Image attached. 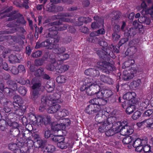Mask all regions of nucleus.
Returning <instances> with one entry per match:
<instances>
[{
	"label": "nucleus",
	"instance_id": "nucleus-10",
	"mask_svg": "<svg viewBox=\"0 0 153 153\" xmlns=\"http://www.w3.org/2000/svg\"><path fill=\"white\" fill-rule=\"evenodd\" d=\"M120 125L123 126V125L120 122H118L117 123L115 122V121L112 124V126L110 128H109L106 131L105 134L108 136H111L114 134L116 133H117L119 132L120 129L119 126Z\"/></svg>",
	"mask_w": 153,
	"mask_h": 153
},
{
	"label": "nucleus",
	"instance_id": "nucleus-40",
	"mask_svg": "<svg viewBox=\"0 0 153 153\" xmlns=\"http://www.w3.org/2000/svg\"><path fill=\"white\" fill-rule=\"evenodd\" d=\"M63 58L60 59H57V64L59 65L63 63V61L68 59L69 57V55L67 54H65L63 55Z\"/></svg>",
	"mask_w": 153,
	"mask_h": 153
},
{
	"label": "nucleus",
	"instance_id": "nucleus-64",
	"mask_svg": "<svg viewBox=\"0 0 153 153\" xmlns=\"http://www.w3.org/2000/svg\"><path fill=\"white\" fill-rule=\"evenodd\" d=\"M153 111L151 109H148L144 112V117L150 116L153 113Z\"/></svg>",
	"mask_w": 153,
	"mask_h": 153
},
{
	"label": "nucleus",
	"instance_id": "nucleus-41",
	"mask_svg": "<svg viewBox=\"0 0 153 153\" xmlns=\"http://www.w3.org/2000/svg\"><path fill=\"white\" fill-rule=\"evenodd\" d=\"M133 25L135 28L137 27L139 30V31L140 33H143L142 30H143V25H140V24L138 23L136 21H134L133 22Z\"/></svg>",
	"mask_w": 153,
	"mask_h": 153
},
{
	"label": "nucleus",
	"instance_id": "nucleus-29",
	"mask_svg": "<svg viewBox=\"0 0 153 153\" xmlns=\"http://www.w3.org/2000/svg\"><path fill=\"white\" fill-rule=\"evenodd\" d=\"M128 104L129 105L126 108V112L127 114H130L135 110L136 108L135 106L136 103L135 104H133L132 103H131Z\"/></svg>",
	"mask_w": 153,
	"mask_h": 153
},
{
	"label": "nucleus",
	"instance_id": "nucleus-61",
	"mask_svg": "<svg viewBox=\"0 0 153 153\" xmlns=\"http://www.w3.org/2000/svg\"><path fill=\"white\" fill-rule=\"evenodd\" d=\"M18 70L19 72L20 73H25V69L24 66L22 65H19L18 67Z\"/></svg>",
	"mask_w": 153,
	"mask_h": 153
},
{
	"label": "nucleus",
	"instance_id": "nucleus-35",
	"mask_svg": "<svg viewBox=\"0 0 153 153\" xmlns=\"http://www.w3.org/2000/svg\"><path fill=\"white\" fill-rule=\"evenodd\" d=\"M146 124V127L150 128V129L153 128V119L150 118L144 120V123Z\"/></svg>",
	"mask_w": 153,
	"mask_h": 153
},
{
	"label": "nucleus",
	"instance_id": "nucleus-44",
	"mask_svg": "<svg viewBox=\"0 0 153 153\" xmlns=\"http://www.w3.org/2000/svg\"><path fill=\"white\" fill-rule=\"evenodd\" d=\"M112 14L113 16L112 20L113 21L116 20L119 18L120 13L118 11H113Z\"/></svg>",
	"mask_w": 153,
	"mask_h": 153
},
{
	"label": "nucleus",
	"instance_id": "nucleus-13",
	"mask_svg": "<svg viewBox=\"0 0 153 153\" xmlns=\"http://www.w3.org/2000/svg\"><path fill=\"white\" fill-rule=\"evenodd\" d=\"M136 94L134 92H129L125 94L123 97V98L128 101V103H132L135 104L136 101L135 100Z\"/></svg>",
	"mask_w": 153,
	"mask_h": 153
},
{
	"label": "nucleus",
	"instance_id": "nucleus-37",
	"mask_svg": "<svg viewBox=\"0 0 153 153\" xmlns=\"http://www.w3.org/2000/svg\"><path fill=\"white\" fill-rule=\"evenodd\" d=\"M104 98H107L111 97L113 93L112 91L108 89H103Z\"/></svg>",
	"mask_w": 153,
	"mask_h": 153
},
{
	"label": "nucleus",
	"instance_id": "nucleus-31",
	"mask_svg": "<svg viewBox=\"0 0 153 153\" xmlns=\"http://www.w3.org/2000/svg\"><path fill=\"white\" fill-rule=\"evenodd\" d=\"M7 83L8 85H9L10 89H11L13 91L17 90V85L15 82L11 80H8Z\"/></svg>",
	"mask_w": 153,
	"mask_h": 153
},
{
	"label": "nucleus",
	"instance_id": "nucleus-46",
	"mask_svg": "<svg viewBox=\"0 0 153 153\" xmlns=\"http://www.w3.org/2000/svg\"><path fill=\"white\" fill-rule=\"evenodd\" d=\"M132 140L131 137L128 136L124 138L123 140V144H127L131 142Z\"/></svg>",
	"mask_w": 153,
	"mask_h": 153
},
{
	"label": "nucleus",
	"instance_id": "nucleus-16",
	"mask_svg": "<svg viewBox=\"0 0 153 153\" xmlns=\"http://www.w3.org/2000/svg\"><path fill=\"white\" fill-rule=\"evenodd\" d=\"M142 143L141 139L139 138L135 140L133 146L134 147L136 148L135 150L137 152H142L143 151V146L141 145Z\"/></svg>",
	"mask_w": 153,
	"mask_h": 153
},
{
	"label": "nucleus",
	"instance_id": "nucleus-42",
	"mask_svg": "<svg viewBox=\"0 0 153 153\" xmlns=\"http://www.w3.org/2000/svg\"><path fill=\"white\" fill-rule=\"evenodd\" d=\"M1 103L3 104L4 105H7L10 106L9 105L11 104V101L7 100L5 98H2L0 100Z\"/></svg>",
	"mask_w": 153,
	"mask_h": 153
},
{
	"label": "nucleus",
	"instance_id": "nucleus-9",
	"mask_svg": "<svg viewBox=\"0 0 153 153\" xmlns=\"http://www.w3.org/2000/svg\"><path fill=\"white\" fill-rule=\"evenodd\" d=\"M121 123L123 125H120L118 127L120 128L119 132L121 135L125 136L130 135L132 133L133 129L132 126H128L127 125V122L125 120L123 121Z\"/></svg>",
	"mask_w": 153,
	"mask_h": 153
},
{
	"label": "nucleus",
	"instance_id": "nucleus-55",
	"mask_svg": "<svg viewBox=\"0 0 153 153\" xmlns=\"http://www.w3.org/2000/svg\"><path fill=\"white\" fill-rule=\"evenodd\" d=\"M10 70L14 74H18L19 71L17 68L14 66H12L9 68Z\"/></svg>",
	"mask_w": 153,
	"mask_h": 153
},
{
	"label": "nucleus",
	"instance_id": "nucleus-8",
	"mask_svg": "<svg viewBox=\"0 0 153 153\" xmlns=\"http://www.w3.org/2000/svg\"><path fill=\"white\" fill-rule=\"evenodd\" d=\"M51 38V41L52 43L50 42V40H47L41 43L37 42L35 46V48H38L40 47H47V48L49 49H52L54 48L55 46V44L53 43L52 41H53V43H57L59 42L60 40V37L59 36H57L56 38H54V37Z\"/></svg>",
	"mask_w": 153,
	"mask_h": 153
},
{
	"label": "nucleus",
	"instance_id": "nucleus-20",
	"mask_svg": "<svg viewBox=\"0 0 153 153\" xmlns=\"http://www.w3.org/2000/svg\"><path fill=\"white\" fill-rule=\"evenodd\" d=\"M61 108V106L59 104H56L50 107L47 110L48 113L52 114H57Z\"/></svg>",
	"mask_w": 153,
	"mask_h": 153
},
{
	"label": "nucleus",
	"instance_id": "nucleus-33",
	"mask_svg": "<svg viewBox=\"0 0 153 153\" xmlns=\"http://www.w3.org/2000/svg\"><path fill=\"white\" fill-rule=\"evenodd\" d=\"M9 59L10 62L12 63H19L20 60L15 55L11 54L9 56Z\"/></svg>",
	"mask_w": 153,
	"mask_h": 153
},
{
	"label": "nucleus",
	"instance_id": "nucleus-58",
	"mask_svg": "<svg viewBox=\"0 0 153 153\" xmlns=\"http://www.w3.org/2000/svg\"><path fill=\"white\" fill-rule=\"evenodd\" d=\"M2 91L4 93H7L8 95L12 96L13 91L11 89H10L8 88H4Z\"/></svg>",
	"mask_w": 153,
	"mask_h": 153
},
{
	"label": "nucleus",
	"instance_id": "nucleus-50",
	"mask_svg": "<svg viewBox=\"0 0 153 153\" xmlns=\"http://www.w3.org/2000/svg\"><path fill=\"white\" fill-rule=\"evenodd\" d=\"M44 69L42 68L38 69L35 73V75L36 76H41L43 75Z\"/></svg>",
	"mask_w": 153,
	"mask_h": 153
},
{
	"label": "nucleus",
	"instance_id": "nucleus-3",
	"mask_svg": "<svg viewBox=\"0 0 153 153\" xmlns=\"http://www.w3.org/2000/svg\"><path fill=\"white\" fill-rule=\"evenodd\" d=\"M12 7H10L5 10H2L0 13V15L4 14V16L9 17V18L8 19V20L10 21V22L7 24V26L9 27H13L12 29H14L15 28L16 29V31L18 30L19 27H16L19 26L20 23L23 24H25V22L24 18L22 17L19 18L18 20L17 19L16 20L17 17V15L16 14H12L11 13H9L12 10Z\"/></svg>",
	"mask_w": 153,
	"mask_h": 153
},
{
	"label": "nucleus",
	"instance_id": "nucleus-11",
	"mask_svg": "<svg viewBox=\"0 0 153 153\" xmlns=\"http://www.w3.org/2000/svg\"><path fill=\"white\" fill-rule=\"evenodd\" d=\"M40 86L41 84L39 82L33 83V85L32 86L33 91L30 93L31 98L33 100H35L39 96V91L40 90Z\"/></svg>",
	"mask_w": 153,
	"mask_h": 153
},
{
	"label": "nucleus",
	"instance_id": "nucleus-27",
	"mask_svg": "<svg viewBox=\"0 0 153 153\" xmlns=\"http://www.w3.org/2000/svg\"><path fill=\"white\" fill-rule=\"evenodd\" d=\"M99 73L98 71L92 68H89L86 70L85 72V74L87 76H94L96 75L95 74H98Z\"/></svg>",
	"mask_w": 153,
	"mask_h": 153
},
{
	"label": "nucleus",
	"instance_id": "nucleus-56",
	"mask_svg": "<svg viewBox=\"0 0 153 153\" xmlns=\"http://www.w3.org/2000/svg\"><path fill=\"white\" fill-rule=\"evenodd\" d=\"M23 2L22 4V7H24L26 9H28L29 8L28 5L29 4V0H22Z\"/></svg>",
	"mask_w": 153,
	"mask_h": 153
},
{
	"label": "nucleus",
	"instance_id": "nucleus-49",
	"mask_svg": "<svg viewBox=\"0 0 153 153\" xmlns=\"http://www.w3.org/2000/svg\"><path fill=\"white\" fill-rule=\"evenodd\" d=\"M151 146L148 144H144V153H152Z\"/></svg>",
	"mask_w": 153,
	"mask_h": 153
},
{
	"label": "nucleus",
	"instance_id": "nucleus-45",
	"mask_svg": "<svg viewBox=\"0 0 153 153\" xmlns=\"http://www.w3.org/2000/svg\"><path fill=\"white\" fill-rule=\"evenodd\" d=\"M66 80L65 77L63 75L58 76L56 79L57 82L59 83H64Z\"/></svg>",
	"mask_w": 153,
	"mask_h": 153
},
{
	"label": "nucleus",
	"instance_id": "nucleus-14",
	"mask_svg": "<svg viewBox=\"0 0 153 153\" xmlns=\"http://www.w3.org/2000/svg\"><path fill=\"white\" fill-rule=\"evenodd\" d=\"M135 42L136 41L135 40H133L130 42L129 45L130 46L126 50L125 53L126 54L132 56L137 52V50Z\"/></svg>",
	"mask_w": 153,
	"mask_h": 153
},
{
	"label": "nucleus",
	"instance_id": "nucleus-25",
	"mask_svg": "<svg viewBox=\"0 0 153 153\" xmlns=\"http://www.w3.org/2000/svg\"><path fill=\"white\" fill-rule=\"evenodd\" d=\"M57 60V59L53 58L51 59V60L50 63L48 65L47 67V69L50 71H53L56 65V61Z\"/></svg>",
	"mask_w": 153,
	"mask_h": 153
},
{
	"label": "nucleus",
	"instance_id": "nucleus-63",
	"mask_svg": "<svg viewBox=\"0 0 153 153\" xmlns=\"http://www.w3.org/2000/svg\"><path fill=\"white\" fill-rule=\"evenodd\" d=\"M94 19L95 20L98 21L100 24L101 25L103 24V20L102 18H100L98 16H96L94 17Z\"/></svg>",
	"mask_w": 153,
	"mask_h": 153
},
{
	"label": "nucleus",
	"instance_id": "nucleus-15",
	"mask_svg": "<svg viewBox=\"0 0 153 153\" xmlns=\"http://www.w3.org/2000/svg\"><path fill=\"white\" fill-rule=\"evenodd\" d=\"M119 46H114L113 45H111L108 47V49H106V50L105 51L106 54L114 58V56H111V55L113 54L114 52L117 53L119 52Z\"/></svg>",
	"mask_w": 153,
	"mask_h": 153
},
{
	"label": "nucleus",
	"instance_id": "nucleus-34",
	"mask_svg": "<svg viewBox=\"0 0 153 153\" xmlns=\"http://www.w3.org/2000/svg\"><path fill=\"white\" fill-rule=\"evenodd\" d=\"M38 116L36 117L34 114L31 113L28 114V117H29L31 121L33 122H35L37 125L39 124V120H37Z\"/></svg>",
	"mask_w": 153,
	"mask_h": 153
},
{
	"label": "nucleus",
	"instance_id": "nucleus-6",
	"mask_svg": "<svg viewBox=\"0 0 153 153\" xmlns=\"http://www.w3.org/2000/svg\"><path fill=\"white\" fill-rule=\"evenodd\" d=\"M100 98H94L89 101L92 104L88 105L86 108V112L88 114H94L99 112V114H103V111L101 110L100 107L98 105Z\"/></svg>",
	"mask_w": 153,
	"mask_h": 153
},
{
	"label": "nucleus",
	"instance_id": "nucleus-2",
	"mask_svg": "<svg viewBox=\"0 0 153 153\" xmlns=\"http://www.w3.org/2000/svg\"><path fill=\"white\" fill-rule=\"evenodd\" d=\"M70 16L69 14H66L62 16L60 18L59 20H57L53 23H49L47 25L46 27L49 28L48 30L49 31L47 36L48 37H51L53 38L58 34L57 30L61 31L65 30L67 28V26L66 25L60 26L59 25L62 24L60 21L71 22L69 19L67 17Z\"/></svg>",
	"mask_w": 153,
	"mask_h": 153
},
{
	"label": "nucleus",
	"instance_id": "nucleus-5",
	"mask_svg": "<svg viewBox=\"0 0 153 153\" xmlns=\"http://www.w3.org/2000/svg\"><path fill=\"white\" fill-rule=\"evenodd\" d=\"M101 115V114H100ZM102 117L99 116L98 115H96L95 117V120L99 123L97 124L99 126V130L101 132H103L108 130L109 128H110L112 126V124L116 120L115 117H110L107 118V120L104 122H100L99 120L101 119L103 117H105V116L101 114Z\"/></svg>",
	"mask_w": 153,
	"mask_h": 153
},
{
	"label": "nucleus",
	"instance_id": "nucleus-53",
	"mask_svg": "<svg viewBox=\"0 0 153 153\" xmlns=\"http://www.w3.org/2000/svg\"><path fill=\"white\" fill-rule=\"evenodd\" d=\"M134 62V61L133 60H131L126 61L124 64L125 68H128Z\"/></svg>",
	"mask_w": 153,
	"mask_h": 153
},
{
	"label": "nucleus",
	"instance_id": "nucleus-32",
	"mask_svg": "<svg viewBox=\"0 0 153 153\" xmlns=\"http://www.w3.org/2000/svg\"><path fill=\"white\" fill-rule=\"evenodd\" d=\"M141 83V82L140 79L134 81L130 83L129 87L131 88L134 89L139 86Z\"/></svg>",
	"mask_w": 153,
	"mask_h": 153
},
{
	"label": "nucleus",
	"instance_id": "nucleus-38",
	"mask_svg": "<svg viewBox=\"0 0 153 153\" xmlns=\"http://www.w3.org/2000/svg\"><path fill=\"white\" fill-rule=\"evenodd\" d=\"M61 121H60L61 125H64L65 126L64 129L65 128L66 126H68L71 124L70 120L68 119H61Z\"/></svg>",
	"mask_w": 153,
	"mask_h": 153
},
{
	"label": "nucleus",
	"instance_id": "nucleus-52",
	"mask_svg": "<svg viewBox=\"0 0 153 153\" xmlns=\"http://www.w3.org/2000/svg\"><path fill=\"white\" fill-rule=\"evenodd\" d=\"M55 150L54 146L51 145H48L46 147L45 152H47L48 153L52 152Z\"/></svg>",
	"mask_w": 153,
	"mask_h": 153
},
{
	"label": "nucleus",
	"instance_id": "nucleus-47",
	"mask_svg": "<svg viewBox=\"0 0 153 153\" xmlns=\"http://www.w3.org/2000/svg\"><path fill=\"white\" fill-rule=\"evenodd\" d=\"M63 137L61 135H54L51 136V139L54 142H59Z\"/></svg>",
	"mask_w": 153,
	"mask_h": 153
},
{
	"label": "nucleus",
	"instance_id": "nucleus-28",
	"mask_svg": "<svg viewBox=\"0 0 153 153\" xmlns=\"http://www.w3.org/2000/svg\"><path fill=\"white\" fill-rule=\"evenodd\" d=\"M136 28H131L128 30L127 32H125L124 33V34L128 37V38H131V36H133L135 35L136 34Z\"/></svg>",
	"mask_w": 153,
	"mask_h": 153
},
{
	"label": "nucleus",
	"instance_id": "nucleus-43",
	"mask_svg": "<svg viewBox=\"0 0 153 153\" xmlns=\"http://www.w3.org/2000/svg\"><path fill=\"white\" fill-rule=\"evenodd\" d=\"M102 69L105 71L104 72L106 73L109 72V71H112L113 70V68L108 63H106V65H105L103 67Z\"/></svg>",
	"mask_w": 153,
	"mask_h": 153
},
{
	"label": "nucleus",
	"instance_id": "nucleus-39",
	"mask_svg": "<svg viewBox=\"0 0 153 153\" xmlns=\"http://www.w3.org/2000/svg\"><path fill=\"white\" fill-rule=\"evenodd\" d=\"M46 141L45 140H43L40 138L39 139H37L34 142L35 145L38 144V146H36L37 147H40L43 146L45 143Z\"/></svg>",
	"mask_w": 153,
	"mask_h": 153
},
{
	"label": "nucleus",
	"instance_id": "nucleus-4",
	"mask_svg": "<svg viewBox=\"0 0 153 153\" xmlns=\"http://www.w3.org/2000/svg\"><path fill=\"white\" fill-rule=\"evenodd\" d=\"M60 97V96L57 93L55 94L54 95L50 94L47 97H43L42 98L39 110L42 112L52 103L62 102V100L59 99Z\"/></svg>",
	"mask_w": 153,
	"mask_h": 153
},
{
	"label": "nucleus",
	"instance_id": "nucleus-60",
	"mask_svg": "<svg viewBox=\"0 0 153 153\" xmlns=\"http://www.w3.org/2000/svg\"><path fill=\"white\" fill-rule=\"evenodd\" d=\"M42 54V52L41 51H38L34 53H33L32 54V56L35 58H37L40 56Z\"/></svg>",
	"mask_w": 153,
	"mask_h": 153
},
{
	"label": "nucleus",
	"instance_id": "nucleus-1",
	"mask_svg": "<svg viewBox=\"0 0 153 153\" xmlns=\"http://www.w3.org/2000/svg\"><path fill=\"white\" fill-rule=\"evenodd\" d=\"M100 84L99 82L95 79L92 81L91 79L87 78L81 87L80 90L82 91L85 90L88 95L91 96L96 94L98 98H104L103 89L97 92L100 88Z\"/></svg>",
	"mask_w": 153,
	"mask_h": 153
},
{
	"label": "nucleus",
	"instance_id": "nucleus-22",
	"mask_svg": "<svg viewBox=\"0 0 153 153\" xmlns=\"http://www.w3.org/2000/svg\"><path fill=\"white\" fill-rule=\"evenodd\" d=\"M13 109L15 111L14 113L15 114L19 116H21L23 115L24 112L25 110L26 107L25 106L20 105L18 107V108L13 107Z\"/></svg>",
	"mask_w": 153,
	"mask_h": 153
},
{
	"label": "nucleus",
	"instance_id": "nucleus-12",
	"mask_svg": "<svg viewBox=\"0 0 153 153\" xmlns=\"http://www.w3.org/2000/svg\"><path fill=\"white\" fill-rule=\"evenodd\" d=\"M137 72L134 68H131L128 71L124 70L123 73V78L125 80L127 81L132 79Z\"/></svg>",
	"mask_w": 153,
	"mask_h": 153
},
{
	"label": "nucleus",
	"instance_id": "nucleus-21",
	"mask_svg": "<svg viewBox=\"0 0 153 153\" xmlns=\"http://www.w3.org/2000/svg\"><path fill=\"white\" fill-rule=\"evenodd\" d=\"M64 126L61 125L60 123L59 122L58 123L55 122L52 124L51 129L53 131H58L61 129H64Z\"/></svg>",
	"mask_w": 153,
	"mask_h": 153
},
{
	"label": "nucleus",
	"instance_id": "nucleus-59",
	"mask_svg": "<svg viewBox=\"0 0 153 153\" xmlns=\"http://www.w3.org/2000/svg\"><path fill=\"white\" fill-rule=\"evenodd\" d=\"M45 87L47 91L49 92H51L54 90L53 87L48 83L46 84Z\"/></svg>",
	"mask_w": 153,
	"mask_h": 153
},
{
	"label": "nucleus",
	"instance_id": "nucleus-23",
	"mask_svg": "<svg viewBox=\"0 0 153 153\" xmlns=\"http://www.w3.org/2000/svg\"><path fill=\"white\" fill-rule=\"evenodd\" d=\"M69 145V143L65 141V139L63 137L57 143L58 147L62 149H67Z\"/></svg>",
	"mask_w": 153,
	"mask_h": 153
},
{
	"label": "nucleus",
	"instance_id": "nucleus-24",
	"mask_svg": "<svg viewBox=\"0 0 153 153\" xmlns=\"http://www.w3.org/2000/svg\"><path fill=\"white\" fill-rule=\"evenodd\" d=\"M54 47L55 48L53 49V52L54 53L58 54H60L64 53L66 50L65 48L63 47L59 46L58 45H56L55 44L54 48Z\"/></svg>",
	"mask_w": 153,
	"mask_h": 153
},
{
	"label": "nucleus",
	"instance_id": "nucleus-51",
	"mask_svg": "<svg viewBox=\"0 0 153 153\" xmlns=\"http://www.w3.org/2000/svg\"><path fill=\"white\" fill-rule=\"evenodd\" d=\"M9 148L10 150L14 151V152L17 149H17V144H16L14 143L10 144L9 145Z\"/></svg>",
	"mask_w": 153,
	"mask_h": 153
},
{
	"label": "nucleus",
	"instance_id": "nucleus-19",
	"mask_svg": "<svg viewBox=\"0 0 153 153\" xmlns=\"http://www.w3.org/2000/svg\"><path fill=\"white\" fill-rule=\"evenodd\" d=\"M13 99L14 101L13 102V107L18 108V107L21 105V104L23 103V101L21 97L18 95L14 96Z\"/></svg>",
	"mask_w": 153,
	"mask_h": 153
},
{
	"label": "nucleus",
	"instance_id": "nucleus-7",
	"mask_svg": "<svg viewBox=\"0 0 153 153\" xmlns=\"http://www.w3.org/2000/svg\"><path fill=\"white\" fill-rule=\"evenodd\" d=\"M16 29H11L10 30L1 31H0V42L4 41L5 39H7L8 42L11 44H14L19 42V39L17 36H4L2 35L13 33L16 31Z\"/></svg>",
	"mask_w": 153,
	"mask_h": 153
},
{
	"label": "nucleus",
	"instance_id": "nucleus-57",
	"mask_svg": "<svg viewBox=\"0 0 153 153\" xmlns=\"http://www.w3.org/2000/svg\"><path fill=\"white\" fill-rule=\"evenodd\" d=\"M9 120H7V125L10 126H12L14 128H16L18 127V124L16 122H14L13 121H10V123H9Z\"/></svg>",
	"mask_w": 153,
	"mask_h": 153
},
{
	"label": "nucleus",
	"instance_id": "nucleus-30",
	"mask_svg": "<svg viewBox=\"0 0 153 153\" xmlns=\"http://www.w3.org/2000/svg\"><path fill=\"white\" fill-rule=\"evenodd\" d=\"M99 36L97 31L91 32L90 34V38L88 39V41L91 42H94L97 40L98 38L97 37H94L95 36Z\"/></svg>",
	"mask_w": 153,
	"mask_h": 153
},
{
	"label": "nucleus",
	"instance_id": "nucleus-54",
	"mask_svg": "<svg viewBox=\"0 0 153 153\" xmlns=\"http://www.w3.org/2000/svg\"><path fill=\"white\" fill-rule=\"evenodd\" d=\"M18 90L20 94L22 95H25L27 92L26 89L23 87H19Z\"/></svg>",
	"mask_w": 153,
	"mask_h": 153
},
{
	"label": "nucleus",
	"instance_id": "nucleus-36",
	"mask_svg": "<svg viewBox=\"0 0 153 153\" xmlns=\"http://www.w3.org/2000/svg\"><path fill=\"white\" fill-rule=\"evenodd\" d=\"M98 44L102 47V50L105 52L106 50V49H108V47H107L108 43L105 40L103 39L102 40L99 42Z\"/></svg>",
	"mask_w": 153,
	"mask_h": 153
},
{
	"label": "nucleus",
	"instance_id": "nucleus-48",
	"mask_svg": "<svg viewBox=\"0 0 153 153\" xmlns=\"http://www.w3.org/2000/svg\"><path fill=\"white\" fill-rule=\"evenodd\" d=\"M141 114L140 111H137L134 112L132 116V118L134 120H136L140 117Z\"/></svg>",
	"mask_w": 153,
	"mask_h": 153
},
{
	"label": "nucleus",
	"instance_id": "nucleus-26",
	"mask_svg": "<svg viewBox=\"0 0 153 153\" xmlns=\"http://www.w3.org/2000/svg\"><path fill=\"white\" fill-rule=\"evenodd\" d=\"M69 66L68 65H64L59 66L56 69V71L60 73L65 72L69 68Z\"/></svg>",
	"mask_w": 153,
	"mask_h": 153
},
{
	"label": "nucleus",
	"instance_id": "nucleus-17",
	"mask_svg": "<svg viewBox=\"0 0 153 153\" xmlns=\"http://www.w3.org/2000/svg\"><path fill=\"white\" fill-rule=\"evenodd\" d=\"M38 120H39V124H47L49 123L51 120V117L50 116H39L37 118Z\"/></svg>",
	"mask_w": 153,
	"mask_h": 153
},
{
	"label": "nucleus",
	"instance_id": "nucleus-62",
	"mask_svg": "<svg viewBox=\"0 0 153 153\" xmlns=\"http://www.w3.org/2000/svg\"><path fill=\"white\" fill-rule=\"evenodd\" d=\"M13 4L16 6L19 7H22V4H21V1L20 0H15L13 2Z\"/></svg>",
	"mask_w": 153,
	"mask_h": 153
},
{
	"label": "nucleus",
	"instance_id": "nucleus-18",
	"mask_svg": "<svg viewBox=\"0 0 153 153\" xmlns=\"http://www.w3.org/2000/svg\"><path fill=\"white\" fill-rule=\"evenodd\" d=\"M69 114L68 111L65 109H64L61 110L60 109L57 114H55V117L56 119L60 120L62 117L66 116Z\"/></svg>",
	"mask_w": 153,
	"mask_h": 153
}]
</instances>
